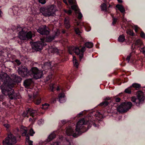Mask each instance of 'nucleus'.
Here are the masks:
<instances>
[{"mask_svg":"<svg viewBox=\"0 0 145 145\" xmlns=\"http://www.w3.org/2000/svg\"><path fill=\"white\" fill-rule=\"evenodd\" d=\"M103 112L101 111L92 110L87 115L86 118H82L77 123L75 129L74 130L71 127L72 124L71 121H67L66 120H63L61 121L62 125L61 126V130H64L63 126L66 125L65 127V133L68 136L67 138L63 136L59 137L58 140L56 142L59 143L60 145H67V143L65 140H67L68 141H71L69 145H73L72 138L70 136H72L73 137L76 138L80 136L82 134L87 131L93 125L94 127L97 126V125L94 121L95 119L100 120L103 118ZM73 123H72V125Z\"/></svg>","mask_w":145,"mask_h":145,"instance_id":"nucleus-1","label":"nucleus"},{"mask_svg":"<svg viewBox=\"0 0 145 145\" xmlns=\"http://www.w3.org/2000/svg\"><path fill=\"white\" fill-rule=\"evenodd\" d=\"M9 77L6 73L0 74V80L2 82L0 87L1 92L3 95H0V101L3 102L2 104L5 102V96H8L10 100L16 99V93L14 90L11 88L13 87L14 84L9 81ZM1 84L0 82V84Z\"/></svg>","mask_w":145,"mask_h":145,"instance_id":"nucleus-2","label":"nucleus"},{"mask_svg":"<svg viewBox=\"0 0 145 145\" xmlns=\"http://www.w3.org/2000/svg\"><path fill=\"white\" fill-rule=\"evenodd\" d=\"M18 74L23 77L30 75L37 79L41 78L43 76L42 71L36 67H33L29 71L25 66H22L18 67Z\"/></svg>","mask_w":145,"mask_h":145,"instance_id":"nucleus-3","label":"nucleus"},{"mask_svg":"<svg viewBox=\"0 0 145 145\" xmlns=\"http://www.w3.org/2000/svg\"><path fill=\"white\" fill-rule=\"evenodd\" d=\"M85 46H73L69 47L68 48V52L71 55L73 54L74 53L79 56L80 61H81L84 57V53L86 50V47L90 48L93 46V44L90 42H87L85 44Z\"/></svg>","mask_w":145,"mask_h":145,"instance_id":"nucleus-4","label":"nucleus"},{"mask_svg":"<svg viewBox=\"0 0 145 145\" xmlns=\"http://www.w3.org/2000/svg\"><path fill=\"white\" fill-rule=\"evenodd\" d=\"M40 11L44 16H54L56 10L54 5H51L46 7H41Z\"/></svg>","mask_w":145,"mask_h":145,"instance_id":"nucleus-5","label":"nucleus"},{"mask_svg":"<svg viewBox=\"0 0 145 145\" xmlns=\"http://www.w3.org/2000/svg\"><path fill=\"white\" fill-rule=\"evenodd\" d=\"M16 31H19L18 34L22 35L23 36L22 37L23 38V39L27 40L31 39L33 37L35 36V34L33 31H29L27 32L24 30V29L20 27H18Z\"/></svg>","mask_w":145,"mask_h":145,"instance_id":"nucleus-6","label":"nucleus"},{"mask_svg":"<svg viewBox=\"0 0 145 145\" xmlns=\"http://www.w3.org/2000/svg\"><path fill=\"white\" fill-rule=\"evenodd\" d=\"M40 40V41L34 42L31 44L32 48L34 52L40 51L44 46L47 45L46 43L43 42V39H41Z\"/></svg>","mask_w":145,"mask_h":145,"instance_id":"nucleus-7","label":"nucleus"},{"mask_svg":"<svg viewBox=\"0 0 145 145\" xmlns=\"http://www.w3.org/2000/svg\"><path fill=\"white\" fill-rule=\"evenodd\" d=\"M132 105V103L130 102L122 103L117 107V110L120 112L124 113L128 111Z\"/></svg>","mask_w":145,"mask_h":145,"instance_id":"nucleus-8","label":"nucleus"},{"mask_svg":"<svg viewBox=\"0 0 145 145\" xmlns=\"http://www.w3.org/2000/svg\"><path fill=\"white\" fill-rule=\"evenodd\" d=\"M29 113L31 116L35 120L37 118V116L38 115L37 111L36 110H34L30 108H28L26 109V110L24 111L22 114V116L24 117H29L28 114Z\"/></svg>","mask_w":145,"mask_h":145,"instance_id":"nucleus-9","label":"nucleus"},{"mask_svg":"<svg viewBox=\"0 0 145 145\" xmlns=\"http://www.w3.org/2000/svg\"><path fill=\"white\" fill-rule=\"evenodd\" d=\"M17 142L16 137L11 133L9 134L7 137L3 140V145H12Z\"/></svg>","mask_w":145,"mask_h":145,"instance_id":"nucleus-10","label":"nucleus"},{"mask_svg":"<svg viewBox=\"0 0 145 145\" xmlns=\"http://www.w3.org/2000/svg\"><path fill=\"white\" fill-rule=\"evenodd\" d=\"M48 27L46 25H42L39 27L37 31L42 35H47L50 33Z\"/></svg>","mask_w":145,"mask_h":145,"instance_id":"nucleus-11","label":"nucleus"},{"mask_svg":"<svg viewBox=\"0 0 145 145\" xmlns=\"http://www.w3.org/2000/svg\"><path fill=\"white\" fill-rule=\"evenodd\" d=\"M57 131H54L51 133L48 137L47 139L44 141H40L39 142V145H45L46 144L49 143L56 137L57 134L55 133H57Z\"/></svg>","mask_w":145,"mask_h":145,"instance_id":"nucleus-12","label":"nucleus"},{"mask_svg":"<svg viewBox=\"0 0 145 145\" xmlns=\"http://www.w3.org/2000/svg\"><path fill=\"white\" fill-rule=\"evenodd\" d=\"M12 80H10V78L9 77V82H11V83L14 84L13 87L11 88L13 89L12 88L14 87L15 85H16L15 83H20L21 82L22 79L20 77L16 74H13L12 76Z\"/></svg>","mask_w":145,"mask_h":145,"instance_id":"nucleus-13","label":"nucleus"},{"mask_svg":"<svg viewBox=\"0 0 145 145\" xmlns=\"http://www.w3.org/2000/svg\"><path fill=\"white\" fill-rule=\"evenodd\" d=\"M20 129L22 136L26 137V142L30 140L29 134L27 133V128L24 126H22L21 127Z\"/></svg>","mask_w":145,"mask_h":145,"instance_id":"nucleus-14","label":"nucleus"},{"mask_svg":"<svg viewBox=\"0 0 145 145\" xmlns=\"http://www.w3.org/2000/svg\"><path fill=\"white\" fill-rule=\"evenodd\" d=\"M41 67L43 71H45L46 72L48 71V70L51 69L52 67L51 62L50 61L45 62L43 65H41Z\"/></svg>","mask_w":145,"mask_h":145,"instance_id":"nucleus-15","label":"nucleus"},{"mask_svg":"<svg viewBox=\"0 0 145 145\" xmlns=\"http://www.w3.org/2000/svg\"><path fill=\"white\" fill-rule=\"evenodd\" d=\"M72 9L74 11L75 13L79 12L78 18L79 19H81L82 17V15L80 12V9L76 5H74L71 6Z\"/></svg>","mask_w":145,"mask_h":145,"instance_id":"nucleus-16","label":"nucleus"},{"mask_svg":"<svg viewBox=\"0 0 145 145\" xmlns=\"http://www.w3.org/2000/svg\"><path fill=\"white\" fill-rule=\"evenodd\" d=\"M64 25L67 29H69L71 27L70 18L69 17H66L65 19Z\"/></svg>","mask_w":145,"mask_h":145,"instance_id":"nucleus-17","label":"nucleus"},{"mask_svg":"<svg viewBox=\"0 0 145 145\" xmlns=\"http://www.w3.org/2000/svg\"><path fill=\"white\" fill-rule=\"evenodd\" d=\"M33 82L32 79H29L25 80L23 83L24 85L26 88L29 87Z\"/></svg>","mask_w":145,"mask_h":145,"instance_id":"nucleus-18","label":"nucleus"},{"mask_svg":"<svg viewBox=\"0 0 145 145\" xmlns=\"http://www.w3.org/2000/svg\"><path fill=\"white\" fill-rule=\"evenodd\" d=\"M111 98L109 97H106L105 99V101H103L100 104L98 105V106L102 107H105L107 106L109 102L107 101L110 100Z\"/></svg>","mask_w":145,"mask_h":145,"instance_id":"nucleus-19","label":"nucleus"},{"mask_svg":"<svg viewBox=\"0 0 145 145\" xmlns=\"http://www.w3.org/2000/svg\"><path fill=\"white\" fill-rule=\"evenodd\" d=\"M58 97L60 103H63L65 101L66 99L64 93H61L59 94L58 95Z\"/></svg>","mask_w":145,"mask_h":145,"instance_id":"nucleus-20","label":"nucleus"},{"mask_svg":"<svg viewBox=\"0 0 145 145\" xmlns=\"http://www.w3.org/2000/svg\"><path fill=\"white\" fill-rule=\"evenodd\" d=\"M42 39H44L43 42L46 43V42H50L55 39L54 37L52 35L48 36L46 37L45 38H43Z\"/></svg>","mask_w":145,"mask_h":145,"instance_id":"nucleus-21","label":"nucleus"},{"mask_svg":"<svg viewBox=\"0 0 145 145\" xmlns=\"http://www.w3.org/2000/svg\"><path fill=\"white\" fill-rule=\"evenodd\" d=\"M33 101L35 104L38 105L41 103V99L40 97H34Z\"/></svg>","mask_w":145,"mask_h":145,"instance_id":"nucleus-22","label":"nucleus"},{"mask_svg":"<svg viewBox=\"0 0 145 145\" xmlns=\"http://www.w3.org/2000/svg\"><path fill=\"white\" fill-rule=\"evenodd\" d=\"M142 42L141 40H137L135 41V43L134 44V47H133V45H132L131 46V49H134L135 46H137L138 47H139L142 45Z\"/></svg>","mask_w":145,"mask_h":145,"instance_id":"nucleus-23","label":"nucleus"},{"mask_svg":"<svg viewBox=\"0 0 145 145\" xmlns=\"http://www.w3.org/2000/svg\"><path fill=\"white\" fill-rule=\"evenodd\" d=\"M11 62L16 66H19L21 64L20 61L16 59H13Z\"/></svg>","mask_w":145,"mask_h":145,"instance_id":"nucleus-24","label":"nucleus"},{"mask_svg":"<svg viewBox=\"0 0 145 145\" xmlns=\"http://www.w3.org/2000/svg\"><path fill=\"white\" fill-rule=\"evenodd\" d=\"M19 35V39L18 40V42L20 44H22L25 41L27 40L26 39H23L22 37H23L22 35L18 34Z\"/></svg>","mask_w":145,"mask_h":145,"instance_id":"nucleus-25","label":"nucleus"},{"mask_svg":"<svg viewBox=\"0 0 145 145\" xmlns=\"http://www.w3.org/2000/svg\"><path fill=\"white\" fill-rule=\"evenodd\" d=\"M116 7L122 13H123L125 11V9L121 5L118 4L116 6Z\"/></svg>","mask_w":145,"mask_h":145,"instance_id":"nucleus-26","label":"nucleus"},{"mask_svg":"<svg viewBox=\"0 0 145 145\" xmlns=\"http://www.w3.org/2000/svg\"><path fill=\"white\" fill-rule=\"evenodd\" d=\"M10 11H12V13L14 14H15L18 13V8L16 7H13L12 8L9 9Z\"/></svg>","mask_w":145,"mask_h":145,"instance_id":"nucleus-27","label":"nucleus"},{"mask_svg":"<svg viewBox=\"0 0 145 145\" xmlns=\"http://www.w3.org/2000/svg\"><path fill=\"white\" fill-rule=\"evenodd\" d=\"M107 5L106 4L103 3L101 5V8L102 10L106 12H109V11H108L107 9Z\"/></svg>","mask_w":145,"mask_h":145,"instance_id":"nucleus-28","label":"nucleus"},{"mask_svg":"<svg viewBox=\"0 0 145 145\" xmlns=\"http://www.w3.org/2000/svg\"><path fill=\"white\" fill-rule=\"evenodd\" d=\"M125 36L123 35H120L118 38V40L119 42H123L125 40Z\"/></svg>","mask_w":145,"mask_h":145,"instance_id":"nucleus-29","label":"nucleus"},{"mask_svg":"<svg viewBox=\"0 0 145 145\" xmlns=\"http://www.w3.org/2000/svg\"><path fill=\"white\" fill-rule=\"evenodd\" d=\"M66 78L69 82H71L72 80L74 78V76L72 74H70L69 76L66 77Z\"/></svg>","mask_w":145,"mask_h":145,"instance_id":"nucleus-30","label":"nucleus"},{"mask_svg":"<svg viewBox=\"0 0 145 145\" xmlns=\"http://www.w3.org/2000/svg\"><path fill=\"white\" fill-rule=\"evenodd\" d=\"M50 106V105L48 103H45L44 104L42 105V107H41L42 109L45 110L47 109L48 107Z\"/></svg>","mask_w":145,"mask_h":145,"instance_id":"nucleus-31","label":"nucleus"},{"mask_svg":"<svg viewBox=\"0 0 145 145\" xmlns=\"http://www.w3.org/2000/svg\"><path fill=\"white\" fill-rule=\"evenodd\" d=\"M60 34V32L59 30H57L55 31L52 35L54 37V38L58 37Z\"/></svg>","mask_w":145,"mask_h":145,"instance_id":"nucleus-32","label":"nucleus"},{"mask_svg":"<svg viewBox=\"0 0 145 145\" xmlns=\"http://www.w3.org/2000/svg\"><path fill=\"white\" fill-rule=\"evenodd\" d=\"M68 2L69 4L71 6L74 5H76V0H69Z\"/></svg>","mask_w":145,"mask_h":145,"instance_id":"nucleus-33","label":"nucleus"},{"mask_svg":"<svg viewBox=\"0 0 145 145\" xmlns=\"http://www.w3.org/2000/svg\"><path fill=\"white\" fill-rule=\"evenodd\" d=\"M56 86H54V85H52L50 86V89L51 91L54 92L56 90Z\"/></svg>","mask_w":145,"mask_h":145,"instance_id":"nucleus-34","label":"nucleus"},{"mask_svg":"<svg viewBox=\"0 0 145 145\" xmlns=\"http://www.w3.org/2000/svg\"><path fill=\"white\" fill-rule=\"evenodd\" d=\"M35 133V132L34 131L33 129L32 128H31L29 130V132L28 134H29L30 136H33Z\"/></svg>","mask_w":145,"mask_h":145,"instance_id":"nucleus-35","label":"nucleus"},{"mask_svg":"<svg viewBox=\"0 0 145 145\" xmlns=\"http://www.w3.org/2000/svg\"><path fill=\"white\" fill-rule=\"evenodd\" d=\"M127 33L128 35L133 36L134 35V33L133 31L131 30H128L127 31Z\"/></svg>","mask_w":145,"mask_h":145,"instance_id":"nucleus-36","label":"nucleus"},{"mask_svg":"<svg viewBox=\"0 0 145 145\" xmlns=\"http://www.w3.org/2000/svg\"><path fill=\"white\" fill-rule=\"evenodd\" d=\"M75 31L76 33L78 35H80V33H82V32L79 29V28H75Z\"/></svg>","mask_w":145,"mask_h":145,"instance_id":"nucleus-37","label":"nucleus"},{"mask_svg":"<svg viewBox=\"0 0 145 145\" xmlns=\"http://www.w3.org/2000/svg\"><path fill=\"white\" fill-rule=\"evenodd\" d=\"M65 12L67 14L69 15H71L72 13V10L70 9L69 10H65Z\"/></svg>","mask_w":145,"mask_h":145,"instance_id":"nucleus-38","label":"nucleus"},{"mask_svg":"<svg viewBox=\"0 0 145 145\" xmlns=\"http://www.w3.org/2000/svg\"><path fill=\"white\" fill-rule=\"evenodd\" d=\"M121 80L120 79H116V80L114 81V82L116 83L118 85H121Z\"/></svg>","mask_w":145,"mask_h":145,"instance_id":"nucleus-39","label":"nucleus"},{"mask_svg":"<svg viewBox=\"0 0 145 145\" xmlns=\"http://www.w3.org/2000/svg\"><path fill=\"white\" fill-rule=\"evenodd\" d=\"M74 66L76 67V68H78V63L76 60L73 62Z\"/></svg>","mask_w":145,"mask_h":145,"instance_id":"nucleus-40","label":"nucleus"},{"mask_svg":"<svg viewBox=\"0 0 145 145\" xmlns=\"http://www.w3.org/2000/svg\"><path fill=\"white\" fill-rule=\"evenodd\" d=\"M38 1L39 3L42 4H44L46 3V0H38Z\"/></svg>","mask_w":145,"mask_h":145,"instance_id":"nucleus-41","label":"nucleus"},{"mask_svg":"<svg viewBox=\"0 0 145 145\" xmlns=\"http://www.w3.org/2000/svg\"><path fill=\"white\" fill-rule=\"evenodd\" d=\"M131 54H130L129 55H128L127 56V57L126 58V60L128 63L129 62L131 57Z\"/></svg>","mask_w":145,"mask_h":145,"instance_id":"nucleus-42","label":"nucleus"},{"mask_svg":"<svg viewBox=\"0 0 145 145\" xmlns=\"http://www.w3.org/2000/svg\"><path fill=\"white\" fill-rule=\"evenodd\" d=\"M117 20V18H113L112 24L113 25H114L116 24Z\"/></svg>","mask_w":145,"mask_h":145,"instance_id":"nucleus-43","label":"nucleus"},{"mask_svg":"<svg viewBox=\"0 0 145 145\" xmlns=\"http://www.w3.org/2000/svg\"><path fill=\"white\" fill-rule=\"evenodd\" d=\"M43 121V120L41 119L39 120L38 121V124L39 125H40L41 124H42V123Z\"/></svg>","mask_w":145,"mask_h":145,"instance_id":"nucleus-44","label":"nucleus"},{"mask_svg":"<svg viewBox=\"0 0 145 145\" xmlns=\"http://www.w3.org/2000/svg\"><path fill=\"white\" fill-rule=\"evenodd\" d=\"M140 35L142 38L144 39L145 38V34L143 31H142L141 32Z\"/></svg>","mask_w":145,"mask_h":145,"instance_id":"nucleus-45","label":"nucleus"},{"mask_svg":"<svg viewBox=\"0 0 145 145\" xmlns=\"http://www.w3.org/2000/svg\"><path fill=\"white\" fill-rule=\"evenodd\" d=\"M84 28L87 31H89L91 30V27L89 26H88L87 27L84 26Z\"/></svg>","mask_w":145,"mask_h":145,"instance_id":"nucleus-46","label":"nucleus"},{"mask_svg":"<svg viewBox=\"0 0 145 145\" xmlns=\"http://www.w3.org/2000/svg\"><path fill=\"white\" fill-rule=\"evenodd\" d=\"M52 51L53 52L56 53H57L58 52V50L56 48H54Z\"/></svg>","mask_w":145,"mask_h":145,"instance_id":"nucleus-47","label":"nucleus"},{"mask_svg":"<svg viewBox=\"0 0 145 145\" xmlns=\"http://www.w3.org/2000/svg\"><path fill=\"white\" fill-rule=\"evenodd\" d=\"M26 142L28 143V145H33V141H32L29 140Z\"/></svg>","mask_w":145,"mask_h":145,"instance_id":"nucleus-48","label":"nucleus"},{"mask_svg":"<svg viewBox=\"0 0 145 145\" xmlns=\"http://www.w3.org/2000/svg\"><path fill=\"white\" fill-rule=\"evenodd\" d=\"M83 112H80V113H79L77 115V117H79L80 116H83Z\"/></svg>","mask_w":145,"mask_h":145,"instance_id":"nucleus-49","label":"nucleus"},{"mask_svg":"<svg viewBox=\"0 0 145 145\" xmlns=\"http://www.w3.org/2000/svg\"><path fill=\"white\" fill-rule=\"evenodd\" d=\"M3 125L5 127H6V128H7L8 129V128H9V127H10V125H9V124H4Z\"/></svg>","mask_w":145,"mask_h":145,"instance_id":"nucleus-50","label":"nucleus"},{"mask_svg":"<svg viewBox=\"0 0 145 145\" xmlns=\"http://www.w3.org/2000/svg\"><path fill=\"white\" fill-rule=\"evenodd\" d=\"M121 99L119 97L116 98L115 99V101L116 102H119L120 101Z\"/></svg>","mask_w":145,"mask_h":145,"instance_id":"nucleus-51","label":"nucleus"},{"mask_svg":"<svg viewBox=\"0 0 145 145\" xmlns=\"http://www.w3.org/2000/svg\"><path fill=\"white\" fill-rule=\"evenodd\" d=\"M138 27L137 26H135V30L136 32H137L138 31Z\"/></svg>","mask_w":145,"mask_h":145,"instance_id":"nucleus-52","label":"nucleus"},{"mask_svg":"<svg viewBox=\"0 0 145 145\" xmlns=\"http://www.w3.org/2000/svg\"><path fill=\"white\" fill-rule=\"evenodd\" d=\"M128 80V79L127 78H124V82H126Z\"/></svg>","mask_w":145,"mask_h":145,"instance_id":"nucleus-53","label":"nucleus"},{"mask_svg":"<svg viewBox=\"0 0 145 145\" xmlns=\"http://www.w3.org/2000/svg\"><path fill=\"white\" fill-rule=\"evenodd\" d=\"M141 50H140L141 51H142L143 53H144L145 52V51L144 50V47H143L141 48Z\"/></svg>","mask_w":145,"mask_h":145,"instance_id":"nucleus-54","label":"nucleus"},{"mask_svg":"<svg viewBox=\"0 0 145 145\" xmlns=\"http://www.w3.org/2000/svg\"><path fill=\"white\" fill-rule=\"evenodd\" d=\"M112 7V6L110 4L109 5V6L107 8L108 11L109 10V8Z\"/></svg>","mask_w":145,"mask_h":145,"instance_id":"nucleus-55","label":"nucleus"},{"mask_svg":"<svg viewBox=\"0 0 145 145\" xmlns=\"http://www.w3.org/2000/svg\"><path fill=\"white\" fill-rule=\"evenodd\" d=\"M56 90H57V91H59L60 90V88L59 87V86H56Z\"/></svg>","mask_w":145,"mask_h":145,"instance_id":"nucleus-56","label":"nucleus"},{"mask_svg":"<svg viewBox=\"0 0 145 145\" xmlns=\"http://www.w3.org/2000/svg\"><path fill=\"white\" fill-rule=\"evenodd\" d=\"M3 14V12L1 11V10L0 9V17H2V14Z\"/></svg>","mask_w":145,"mask_h":145,"instance_id":"nucleus-57","label":"nucleus"},{"mask_svg":"<svg viewBox=\"0 0 145 145\" xmlns=\"http://www.w3.org/2000/svg\"><path fill=\"white\" fill-rule=\"evenodd\" d=\"M118 1L119 3H121L122 2V0H118Z\"/></svg>","mask_w":145,"mask_h":145,"instance_id":"nucleus-58","label":"nucleus"},{"mask_svg":"<svg viewBox=\"0 0 145 145\" xmlns=\"http://www.w3.org/2000/svg\"><path fill=\"white\" fill-rule=\"evenodd\" d=\"M32 119L31 118H30L29 119V121H32Z\"/></svg>","mask_w":145,"mask_h":145,"instance_id":"nucleus-59","label":"nucleus"},{"mask_svg":"<svg viewBox=\"0 0 145 145\" xmlns=\"http://www.w3.org/2000/svg\"><path fill=\"white\" fill-rule=\"evenodd\" d=\"M123 95V93H120L119 94V96H121L122 95Z\"/></svg>","mask_w":145,"mask_h":145,"instance_id":"nucleus-60","label":"nucleus"},{"mask_svg":"<svg viewBox=\"0 0 145 145\" xmlns=\"http://www.w3.org/2000/svg\"><path fill=\"white\" fill-rule=\"evenodd\" d=\"M56 102V100H54V101H53V103H55V102Z\"/></svg>","mask_w":145,"mask_h":145,"instance_id":"nucleus-61","label":"nucleus"},{"mask_svg":"<svg viewBox=\"0 0 145 145\" xmlns=\"http://www.w3.org/2000/svg\"><path fill=\"white\" fill-rule=\"evenodd\" d=\"M64 2L66 4H67V2L65 1L64 0H63Z\"/></svg>","mask_w":145,"mask_h":145,"instance_id":"nucleus-62","label":"nucleus"},{"mask_svg":"<svg viewBox=\"0 0 145 145\" xmlns=\"http://www.w3.org/2000/svg\"><path fill=\"white\" fill-rule=\"evenodd\" d=\"M62 32L63 33H65V31L64 30L62 31Z\"/></svg>","mask_w":145,"mask_h":145,"instance_id":"nucleus-63","label":"nucleus"},{"mask_svg":"<svg viewBox=\"0 0 145 145\" xmlns=\"http://www.w3.org/2000/svg\"><path fill=\"white\" fill-rule=\"evenodd\" d=\"M50 77H48V78H47V80H50Z\"/></svg>","mask_w":145,"mask_h":145,"instance_id":"nucleus-64","label":"nucleus"}]
</instances>
